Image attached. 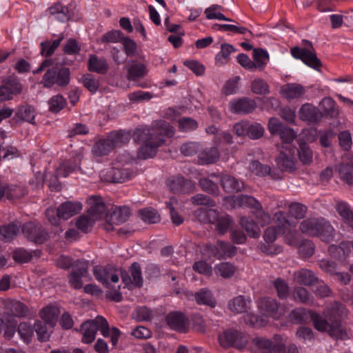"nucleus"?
<instances>
[{
  "instance_id": "nucleus-1",
  "label": "nucleus",
  "mask_w": 353,
  "mask_h": 353,
  "mask_svg": "<svg viewBox=\"0 0 353 353\" xmlns=\"http://www.w3.org/2000/svg\"><path fill=\"white\" fill-rule=\"evenodd\" d=\"M346 315L345 307L339 303H334L330 310H326L324 313L325 317L330 321L332 318L336 319ZM309 318L313 321L314 326L318 331L327 332L330 336L336 339L347 338L346 330L336 320L333 323L330 324L320 314L302 307L295 309L290 314V319L294 323L306 322Z\"/></svg>"
},
{
  "instance_id": "nucleus-2",
  "label": "nucleus",
  "mask_w": 353,
  "mask_h": 353,
  "mask_svg": "<svg viewBox=\"0 0 353 353\" xmlns=\"http://www.w3.org/2000/svg\"><path fill=\"white\" fill-rule=\"evenodd\" d=\"M156 129H148L141 135L143 141V145L137 152V157L141 159L151 158L157 153V148L161 145L164 140L162 134L172 137L174 131L173 128L164 121H159L156 125Z\"/></svg>"
},
{
  "instance_id": "nucleus-3",
  "label": "nucleus",
  "mask_w": 353,
  "mask_h": 353,
  "mask_svg": "<svg viewBox=\"0 0 353 353\" xmlns=\"http://www.w3.org/2000/svg\"><path fill=\"white\" fill-rule=\"evenodd\" d=\"M46 69L42 83L45 88H52L55 83L60 86H65L70 82V70L67 68H58L54 65L52 59H46L40 66L33 71L34 74L39 73Z\"/></svg>"
},
{
  "instance_id": "nucleus-4",
  "label": "nucleus",
  "mask_w": 353,
  "mask_h": 353,
  "mask_svg": "<svg viewBox=\"0 0 353 353\" xmlns=\"http://www.w3.org/2000/svg\"><path fill=\"white\" fill-rule=\"evenodd\" d=\"M300 229L303 233L319 236L324 241L329 242L333 239L332 226L322 218L305 219L301 223Z\"/></svg>"
},
{
  "instance_id": "nucleus-5",
  "label": "nucleus",
  "mask_w": 353,
  "mask_h": 353,
  "mask_svg": "<svg viewBox=\"0 0 353 353\" xmlns=\"http://www.w3.org/2000/svg\"><path fill=\"white\" fill-rule=\"evenodd\" d=\"M226 202L232 208L246 206L255 210V216L258 220V225L263 227L270 223L271 217L263 210L261 204L254 197L248 195H239L238 196H228L225 198Z\"/></svg>"
},
{
  "instance_id": "nucleus-6",
  "label": "nucleus",
  "mask_w": 353,
  "mask_h": 353,
  "mask_svg": "<svg viewBox=\"0 0 353 353\" xmlns=\"http://www.w3.org/2000/svg\"><path fill=\"white\" fill-rule=\"evenodd\" d=\"M129 137L128 132L123 131L112 132L107 138L101 139L94 144L93 153L97 157L108 155L116 147L128 142Z\"/></svg>"
},
{
  "instance_id": "nucleus-7",
  "label": "nucleus",
  "mask_w": 353,
  "mask_h": 353,
  "mask_svg": "<svg viewBox=\"0 0 353 353\" xmlns=\"http://www.w3.org/2000/svg\"><path fill=\"white\" fill-rule=\"evenodd\" d=\"M97 331H100L105 337L109 336L110 327L108 321L101 316H98L94 319L88 320L82 323V342L88 344L92 343L95 339Z\"/></svg>"
},
{
  "instance_id": "nucleus-8",
  "label": "nucleus",
  "mask_w": 353,
  "mask_h": 353,
  "mask_svg": "<svg viewBox=\"0 0 353 353\" xmlns=\"http://www.w3.org/2000/svg\"><path fill=\"white\" fill-rule=\"evenodd\" d=\"M82 210V205L79 202L67 201L61 204L56 212L52 208L47 209L46 216L49 222L55 226L60 225V219L67 220L79 213Z\"/></svg>"
},
{
  "instance_id": "nucleus-9",
  "label": "nucleus",
  "mask_w": 353,
  "mask_h": 353,
  "mask_svg": "<svg viewBox=\"0 0 353 353\" xmlns=\"http://www.w3.org/2000/svg\"><path fill=\"white\" fill-rule=\"evenodd\" d=\"M251 348L256 353H285V343L280 336L272 340L256 336L252 339Z\"/></svg>"
},
{
  "instance_id": "nucleus-10",
  "label": "nucleus",
  "mask_w": 353,
  "mask_h": 353,
  "mask_svg": "<svg viewBox=\"0 0 353 353\" xmlns=\"http://www.w3.org/2000/svg\"><path fill=\"white\" fill-rule=\"evenodd\" d=\"M306 207L300 203H293L290 206L289 219H286L283 212H278L275 214L279 224L278 225L279 231L286 233L291 228H294L296 222L293 221L290 219L294 218L296 220L303 219L306 212Z\"/></svg>"
},
{
  "instance_id": "nucleus-11",
  "label": "nucleus",
  "mask_w": 353,
  "mask_h": 353,
  "mask_svg": "<svg viewBox=\"0 0 353 353\" xmlns=\"http://www.w3.org/2000/svg\"><path fill=\"white\" fill-rule=\"evenodd\" d=\"M306 46L305 48L295 46L290 50L292 56L296 59H301L307 66L319 70L321 65L320 60L318 59L312 43L308 41H305Z\"/></svg>"
},
{
  "instance_id": "nucleus-12",
  "label": "nucleus",
  "mask_w": 353,
  "mask_h": 353,
  "mask_svg": "<svg viewBox=\"0 0 353 353\" xmlns=\"http://www.w3.org/2000/svg\"><path fill=\"white\" fill-rule=\"evenodd\" d=\"M195 214L199 219L215 224L216 230L220 234L225 233L232 224V220L228 216H219L215 210H205L200 208L195 212Z\"/></svg>"
},
{
  "instance_id": "nucleus-13",
  "label": "nucleus",
  "mask_w": 353,
  "mask_h": 353,
  "mask_svg": "<svg viewBox=\"0 0 353 353\" xmlns=\"http://www.w3.org/2000/svg\"><path fill=\"white\" fill-rule=\"evenodd\" d=\"M90 280H91V276L88 274V262L84 260L77 261L69 274L70 285L74 289H80L82 288L83 282Z\"/></svg>"
},
{
  "instance_id": "nucleus-14",
  "label": "nucleus",
  "mask_w": 353,
  "mask_h": 353,
  "mask_svg": "<svg viewBox=\"0 0 353 353\" xmlns=\"http://www.w3.org/2000/svg\"><path fill=\"white\" fill-rule=\"evenodd\" d=\"M96 279L106 288H114L119 281L121 272L113 267L97 265L93 269Z\"/></svg>"
},
{
  "instance_id": "nucleus-15",
  "label": "nucleus",
  "mask_w": 353,
  "mask_h": 353,
  "mask_svg": "<svg viewBox=\"0 0 353 353\" xmlns=\"http://www.w3.org/2000/svg\"><path fill=\"white\" fill-rule=\"evenodd\" d=\"M257 307L266 317L279 319L286 312L285 307L279 305L277 301L270 297H263L257 300Z\"/></svg>"
},
{
  "instance_id": "nucleus-16",
  "label": "nucleus",
  "mask_w": 353,
  "mask_h": 353,
  "mask_svg": "<svg viewBox=\"0 0 353 353\" xmlns=\"http://www.w3.org/2000/svg\"><path fill=\"white\" fill-rule=\"evenodd\" d=\"M236 252V248L229 243L218 241L216 245H207L205 252L209 256H214L218 259L225 256H232Z\"/></svg>"
},
{
  "instance_id": "nucleus-17",
  "label": "nucleus",
  "mask_w": 353,
  "mask_h": 353,
  "mask_svg": "<svg viewBox=\"0 0 353 353\" xmlns=\"http://www.w3.org/2000/svg\"><path fill=\"white\" fill-rule=\"evenodd\" d=\"M22 92L21 84L16 79H8L0 85V103L13 99Z\"/></svg>"
},
{
  "instance_id": "nucleus-18",
  "label": "nucleus",
  "mask_w": 353,
  "mask_h": 353,
  "mask_svg": "<svg viewBox=\"0 0 353 353\" xmlns=\"http://www.w3.org/2000/svg\"><path fill=\"white\" fill-rule=\"evenodd\" d=\"M132 172L127 169L110 168L101 172V176L103 180L113 183H122L129 179Z\"/></svg>"
},
{
  "instance_id": "nucleus-19",
  "label": "nucleus",
  "mask_w": 353,
  "mask_h": 353,
  "mask_svg": "<svg viewBox=\"0 0 353 353\" xmlns=\"http://www.w3.org/2000/svg\"><path fill=\"white\" fill-rule=\"evenodd\" d=\"M88 203L90 205L88 210V216L94 222L101 219L105 214V206L101 196H90L88 200Z\"/></svg>"
},
{
  "instance_id": "nucleus-20",
  "label": "nucleus",
  "mask_w": 353,
  "mask_h": 353,
  "mask_svg": "<svg viewBox=\"0 0 353 353\" xmlns=\"http://www.w3.org/2000/svg\"><path fill=\"white\" fill-rule=\"evenodd\" d=\"M252 300L242 295L231 299L228 303V310L234 314L247 313L251 308Z\"/></svg>"
},
{
  "instance_id": "nucleus-21",
  "label": "nucleus",
  "mask_w": 353,
  "mask_h": 353,
  "mask_svg": "<svg viewBox=\"0 0 353 353\" xmlns=\"http://www.w3.org/2000/svg\"><path fill=\"white\" fill-rule=\"evenodd\" d=\"M22 232L27 238L37 243H42L47 237V234L41 230V227L33 223L24 224Z\"/></svg>"
},
{
  "instance_id": "nucleus-22",
  "label": "nucleus",
  "mask_w": 353,
  "mask_h": 353,
  "mask_svg": "<svg viewBox=\"0 0 353 353\" xmlns=\"http://www.w3.org/2000/svg\"><path fill=\"white\" fill-rule=\"evenodd\" d=\"M256 106L254 101L248 98L232 100L229 103L230 112L234 114L249 113L254 110Z\"/></svg>"
},
{
  "instance_id": "nucleus-23",
  "label": "nucleus",
  "mask_w": 353,
  "mask_h": 353,
  "mask_svg": "<svg viewBox=\"0 0 353 353\" xmlns=\"http://www.w3.org/2000/svg\"><path fill=\"white\" fill-rule=\"evenodd\" d=\"M165 320L168 325L172 330L185 332L188 328L187 319L181 312H170L166 316Z\"/></svg>"
},
{
  "instance_id": "nucleus-24",
  "label": "nucleus",
  "mask_w": 353,
  "mask_h": 353,
  "mask_svg": "<svg viewBox=\"0 0 353 353\" xmlns=\"http://www.w3.org/2000/svg\"><path fill=\"white\" fill-rule=\"evenodd\" d=\"M81 158L77 157L74 160H67L62 162L56 170L57 176L67 177L69 174L81 170Z\"/></svg>"
},
{
  "instance_id": "nucleus-25",
  "label": "nucleus",
  "mask_w": 353,
  "mask_h": 353,
  "mask_svg": "<svg viewBox=\"0 0 353 353\" xmlns=\"http://www.w3.org/2000/svg\"><path fill=\"white\" fill-rule=\"evenodd\" d=\"M305 92V87L299 83H287L281 86V94L287 99H298Z\"/></svg>"
},
{
  "instance_id": "nucleus-26",
  "label": "nucleus",
  "mask_w": 353,
  "mask_h": 353,
  "mask_svg": "<svg viewBox=\"0 0 353 353\" xmlns=\"http://www.w3.org/2000/svg\"><path fill=\"white\" fill-rule=\"evenodd\" d=\"M284 145L282 146V150L276 159L277 165L280 168L285 170L292 171L294 169L295 163L293 157L294 149L288 148V153L286 154L284 151Z\"/></svg>"
},
{
  "instance_id": "nucleus-27",
  "label": "nucleus",
  "mask_w": 353,
  "mask_h": 353,
  "mask_svg": "<svg viewBox=\"0 0 353 353\" xmlns=\"http://www.w3.org/2000/svg\"><path fill=\"white\" fill-rule=\"evenodd\" d=\"M221 183L224 190L230 193L240 192L244 188L243 182L228 174L221 176Z\"/></svg>"
},
{
  "instance_id": "nucleus-28",
  "label": "nucleus",
  "mask_w": 353,
  "mask_h": 353,
  "mask_svg": "<svg viewBox=\"0 0 353 353\" xmlns=\"http://www.w3.org/2000/svg\"><path fill=\"white\" fill-rule=\"evenodd\" d=\"M131 277L127 275H122L123 281L126 285H133L140 287L142 285V276L139 265L134 263L130 268Z\"/></svg>"
},
{
  "instance_id": "nucleus-29",
  "label": "nucleus",
  "mask_w": 353,
  "mask_h": 353,
  "mask_svg": "<svg viewBox=\"0 0 353 353\" xmlns=\"http://www.w3.org/2000/svg\"><path fill=\"white\" fill-rule=\"evenodd\" d=\"M299 114L301 119L308 122H316L320 118L317 109L308 103L303 105L301 108Z\"/></svg>"
},
{
  "instance_id": "nucleus-30",
  "label": "nucleus",
  "mask_w": 353,
  "mask_h": 353,
  "mask_svg": "<svg viewBox=\"0 0 353 353\" xmlns=\"http://www.w3.org/2000/svg\"><path fill=\"white\" fill-rule=\"evenodd\" d=\"M88 70L98 74H104L108 70V64L105 59H99L94 54L90 55Z\"/></svg>"
},
{
  "instance_id": "nucleus-31",
  "label": "nucleus",
  "mask_w": 353,
  "mask_h": 353,
  "mask_svg": "<svg viewBox=\"0 0 353 353\" xmlns=\"http://www.w3.org/2000/svg\"><path fill=\"white\" fill-rule=\"evenodd\" d=\"M294 280L300 284L312 285L317 281V278L311 271L302 269L294 273Z\"/></svg>"
},
{
  "instance_id": "nucleus-32",
  "label": "nucleus",
  "mask_w": 353,
  "mask_h": 353,
  "mask_svg": "<svg viewBox=\"0 0 353 353\" xmlns=\"http://www.w3.org/2000/svg\"><path fill=\"white\" fill-rule=\"evenodd\" d=\"M40 317L43 323H47L49 327H54L58 317V310L52 306L46 307L41 310Z\"/></svg>"
},
{
  "instance_id": "nucleus-33",
  "label": "nucleus",
  "mask_w": 353,
  "mask_h": 353,
  "mask_svg": "<svg viewBox=\"0 0 353 353\" xmlns=\"http://www.w3.org/2000/svg\"><path fill=\"white\" fill-rule=\"evenodd\" d=\"M219 159V152L216 147L203 150L199 154L200 164H211L215 163Z\"/></svg>"
},
{
  "instance_id": "nucleus-34",
  "label": "nucleus",
  "mask_w": 353,
  "mask_h": 353,
  "mask_svg": "<svg viewBox=\"0 0 353 353\" xmlns=\"http://www.w3.org/2000/svg\"><path fill=\"white\" fill-rule=\"evenodd\" d=\"M50 14L54 17V19L61 21L65 22L70 19L69 10L66 6L57 3L49 8Z\"/></svg>"
},
{
  "instance_id": "nucleus-35",
  "label": "nucleus",
  "mask_w": 353,
  "mask_h": 353,
  "mask_svg": "<svg viewBox=\"0 0 353 353\" xmlns=\"http://www.w3.org/2000/svg\"><path fill=\"white\" fill-rule=\"evenodd\" d=\"M240 225L245 229L248 234L252 238H258L261 234L260 227L258 224L248 217L243 216L240 219Z\"/></svg>"
},
{
  "instance_id": "nucleus-36",
  "label": "nucleus",
  "mask_w": 353,
  "mask_h": 353,
  "mask_svg": "<svg viewBox=\"0 0 353 353\" xmlns=\"http://www.w3.org/2000/svg\"><path fill=\"white\" fill-rule=\"evenodd\" d=\"M234 51L232 46L228 43H223L221 46V51L216 55V63L220 66L224 65L230 60V54Z\"/></svg>"
},
{
  "instance_id": "nucleus-37",
  "label": "nucleus",
  "mask_w": 353,
  "mask_h": 353,
  "mask_svg": "<svg viewBox=\"0 0 353 353\" xmlns=\"http://www.w3.org/2000/svg\"><path fill=\"white\" fill-rule=\"evenodd\" d=\"M54 327H49L47 323L41 321H37L34 323V329L39 341H46L50 339L52 329Z\"/></svg>"
},
{
  "instance_id": "nucleus-38",
  "label": "nucleus",
  "mask_w": 353,
  "mask_h": 353,
  "mask_svg": "<svg viewBox=\"0 0 353 353\" xmlns=\"http://www.w3.org/2000/svg\"><path fill=\"white\" fill-rule=\"evenodd\" d=\"M320 105L323 112L332 117H337L339 114V110L335 101L330 97L323 99Z\"/></svg>"
},
{
  "instance_id": "nucleus-39",
  "label": "nucleus",
  "mask_w": 353,
  "mask_h": 353,
  "mask_svg": "<svg viewBox=\"0 0 353 353\" xmlns=\"http://www.w3.org/2000/svg\"><path fill=\"white\" fill-rule=\"evenodd\" d=\"M253 59L254 61V69L259 68L260 70H263L268 63L269 54L265 50L261 48L254 49Z\"/></svg>"
},
{
  "instance_id": "nucleus-40",
  "label": "nucleus",
  "mask_w": 353,
  "mask_h": 353,
  "mask_svg": "<svg viewBox=\"0 0 353 353\" xmlns=\"http://www.w3.org/2000/svg\"><path fill=\"white\" fill-rule=\"evenodd\" d=\"M130 214L129 208L126 206L119 207L116 209L111 216L113 224L119 225L125 222Z\"/></svg>"
},
{
  "instance_id": "nucleus-41",
  "label": "nucleus",
  "mask_w": 353,
  "mask_h": 353,
  "mask_svg": "<svg viewBox=\"0 0 353 353\" xmlns=\"http://www.w3.org/2000/svg\"><path fill=\"white\" fill-rule=\"evenodd\" d=\"M63 36L54 41H45L41 43V54L45 57H50L59 46Z\"/></svg>"
},
{
  "instance_id": "nucleus-42",
  "label": "nucleus",
  "mask_w": 353,
  "mask_h": 353,
  "mask_svg": "<svg viewBox=\"0 0 353 353\" xmlns=\"http://www.w3.org/2000/svg\"><path fill=\"white\" fill-rule=\"evenodd\" d=\"M336 211L345 221L351 227L353 224V212L347 203L339 202L336 207Z\"/></svg>"
},
{
  "instance_id": "nucleus-43",
  "label": "nucleus",
  "mask_w": 353,
  "mask_h": 353,
  "mask_svg": "<svg viewBox=\"0 0 353 353\" xmlns=\"http://www.w3.org/2000/svg\"><path fill=\"white\" fill-rule=\"evenodd\" d=\"M195 298L199 304L209 305L211 307H214L216 305V301L211 292L208 290H201L196 294Z\"/></svg>"
},
{
  "instance_id": "nucleus-44",
  "label": "nucleus",
  "mask_w": 353,
  "mask_h": 353,
  "mask_svg": "<svg viewBox=\"0 0 353 353\" xmlns=\"http://www.w3.org/2000/svg\"><path fill=\"white\" fill-rule=\"evenodd\" d=\"M341 179L348 184H353V163L341 164L337 168Z\"/></svg>"
},
{
  "instance_id": "nucleus-45",
  "label": "nucleus",
  "mask_w": 353,
  "mask_h": 353,
  "mask_svg": "<svg viewBox=\"0 0 353 353\" xmlns=\"http://www.w3.org/2000/svg\"><path fill=\"white\" fill-rule=\"evenodd\" d=\"M214 272L216 274L223 278H230L235 272L234 266L230 263H221L214 266Z\"/></svg>"
},
{
  "instance_id": "nucleus-46",
  "label": "nucleus",
  "mask_w": 353,
  "mask_h": 353,
  "mask_svg": "<svg viewBox=\"0 0 353 353\" xmlns=\"http://www.w3.org/2000/svg\"><path fill=\"white\" fill-rule=\"evenodd\" d=\"M221 6L212 5L205 10V14L208 19H218L226 21H230L231 19L225 17L221 12Z\"/></svg>"
},
{
  "instance_id": "nucleus-47",
  "label": "nucleus",
  "mask_w": 353,
  "mask_h": 353,
  "mask_svg": "<svg viewBox=\"0 0 353 353\" xmlns=\"http://www.w3.org/2000/svg\"><path fill=\"white\" fill-rule=\"evenodd\" d=\"M244 321L247 325L254 327L264 326L267 323V317L259 316L252 313H248L244 316Z\"/></svg>"
},
{
  "instance_id": "nucleus-48",
  "label": "nucleus",
  "mask_w": 353,
  "mask_h": 353,
  "mask_svg": "<svg viewBox=\"0 0 353 353\" xmlns=\"http://www.w3.org/2000/svg\"><path fill=\"white\" fill-rule=\"evenodd\" d=\"M139 215L141 219L148 223H155L160 220V216L157 212L152 208H145L139 211Z\"/></svg>"
},
{
  "instance_id": "nucleus-49",
  "label": "nucleus",
  "mask_w": 353,
  "mask_h": 353,
  "mask_svg": "<svg viewBox=\"0 0 353 353\" xmlns=\"http://www.w3.org/2000/svg\"><path fill=\"white\" fill-rule=\"evenodd\" d=\"M249 170L251 173L259 176H264L270 172V168L269 166L262 165L257 161L250 163Z\"/></svg>"
},
{
  "instance_id": "nucleus-50",
  "label": "nucleus",
  "mask_w": 353,
  "mask_h": 353,
  "mask_svg": "<svg viewBox=\"0 0 353 353\" xmlns=\"http://www.w3.org/2000/svg\"><path fill=\"white\" fill-rule=\"evenodd\" d=\"M299 157L303 164H309L312 161V151L306 143H301L299 145Z\"/></svg>"
},
{
  "instance_id": "nucleus-51",
  "label": "nucleus",
  "mask_w": 353,
  "mask_h": 353,
  "mask_svg": "<svg viewBox=\"0 0 353 353\" xmlns=\"http://www.w3.org/2000/svg\"><path fill=\"white\" fill-rule=\"evenodd\" d=\"M49 109L52 112H59L66 105L65 99L60 94L52 97L48 102Z\"/></svg>"
},
{
  "instance_id": "nucleus-52",
  "label": "nucleus",
  "mask_w": 353,
  "mask_h": 353,
  "mask_svg": "<svg viewBox=\"0 0 353 353\" xmlns=\"http://www.w3.org/2000/svg\"><path fill=\"white\" fill-rule=\"evenodd\" d=\"M18 333L21 339L26 343L30 342L34 334V330L30 325L27 323H21L18 327Z\"/></svg>"
},
{
  "instance_id": "nucleus-53",
  "label": "nucleus",
  "mask_w": 353,
  "mask_h": 353,
  "mask_svg": "<svg viewBox=\"0 0 353 353\" xmlns=\"http://www.w3.org/2000/svg\"><path fill=\"white\" fill-rule=\"evenodd\" d=\"M8 308L15 316H24L28 314V309L26 305L19 301H10Z\"/></svg>"
},
{
  "instance_id": "nucleus-54",
  "label": "nucleus",
  "mask_w": 353,
  "mask_h": 353,
  "mask_svg": "<svg viewBox=\"0 0 353 353\" xmlns=\"http://www.w3.org/2000/svg\"><path fill=\"white\" fill-rule=\"evenodd\" d=\"M252 91L256 94H266L269 93V86L261 79H256L251 83Z\"/></svg>"
},
{
  "instance_id": "nucleus-55",
  "label": "nucleus",
  "mask_w": 353,
  "mask_h": 353,
  "mask_svg": "<svg viewBox=\"0 0 353 353\" xmlns=\"http://www.w3.org/2000/svg\"><path fill=\"white\" fill-rule=\"evenodd\" d=\"M234 330H226L219 335V342L223 347H234Z\"/></svg>"
},
{
  "instance_id": "nucleus-56",
  "label": "nucleus",
  "mask_w": 353,
  "mask_h": 353,
  "mask_svg": "<svg viewBox=\"0 0 353 353\" xmlns=\"http://www.w3.org/2000/svg\"><path fill=\"white\" fill-rule=\"evenodd\" d=\"M19 227L15 224L4 226L0 233V239L6 241L12 239L19 232Z\"/></svg>"
},
{
  "instance_id": "nucleus-57",
  "label": "nucleus",
  "mask_w": 353,
  "mask_h": 353,
  "mask_svg": "<svg viewBox=\"0 0 353 353\" xmlns=\"http://www.w3.org/2000/svg\"><path fill=\"white\" fill-rule=\"evenodd\" d=\"M190 183L183 177H176L168 181V186L170 190L174 192H184V185H188Z\"/></svg>"
},
{
  "instance_id": "nucleus-58",
  "label": "nucleus",
  "mask_w": 353,
  "mask_h": 353,
  "mask_svg": "<svg viewBox=\"0 0 353 353\" xmlns=\"http://www.w3.org/2000/svg\"><path fill=\"white\" fill-rule=\"evenodd\" d=\"M18 116L23 121L34 124L35 112L34 110L31 106H24L19 109Z\"/></svg>"
},
{
  "instance_id": "nucleus-59",
  "label": "nucleus",
  "mask_w": 353,
  "mask_h": 353,
  "mask_svg": "<svg viewBox=\"0 0 353 353\" xmlns=\"http://www.w3.org/2000/svg\"><path fill=\"white\" fill-rule=\"evenodd\" d=\"M94 221L88 216L83 215L76 221L77 228L82 232H87L94 225Z\"/></svg>"
},
{
  "instance_id": "nucleus-60",
  "label": "nucleus",
  "mask_w": 353,
  "mask_h": 353,
  "mask_svg": "<svg viewBox=\"0 0 353 353\" xmlns=\"http://www.w3.org/2000/svg\"><path fill=\"white\" fill-rule=\"evenodd\" d=\"M122 39V32L119 30H114L105 33L101 39L102 43H118Z\"/></svg>"
},
{
  "instance_id": "nucleus-61",
  "label": "nucleus",
  "mask_w": 353,
  "mask_h": 353,
  "mask_svg": "<svg viewBox=\"0 0 353 353\" xmlns=\"http://www.w3.org/2000/svg\"><path fill=\"white\" fill-rule=\"evenodd\" d=\"M128 74L132 79L140 78L147 73L145 67L142 63L132 64L128 70Z\"/></svg>"
},
{
  "instance_id": "nucleus-62",
  "label": "nucleus",
  "mask_w": 353,
  "mask_h": 353,
  "mask_svg": "<svg viewBox=\"0 0 353 353\" xmlns=\"http://www.w3.org/2000/svg\"><path fill=\"white\" fill-rule=\"evenodd\" d=\"M264 128L258 123H250L247 135L252 139H258L264 134Z\"/></svg>"
},
{
  "instance_id": "nucleus-63",
  "label": "nucleus",
  "mask_w": 353,
  "mask_h": 353,
  "mask_svg": "<svg viewBox=\"0 0 353 353\" xmlns=\"http://www.w3.org/2000/svg\"><path fill=\"white\" fill-rule=\"evenodd\" d=\"M176 203L177 202L176 199L172 198L170 199L169 202L166 203V205L170 210V213L172 223L176 225H179L183 222L184 219L174 210V205H176Z\"/></svg>"
},
{
  "instance_id": "nucleus-64",
  "label": "nucleus",
  "mask_w": 353,
  "mask_h": 353,
  "mask_svg": "<svg viewBox=\"0 0 353 353\" xmlns=\"http://www.w3.org/2000/svg\"><path fill=\"white\" fill-rule=\"evenodd\" d=\"M83 83L84 86L92 93L96 92L99 86V81L90 74L83 76Z\"/></svg>"
}]
</instances>
